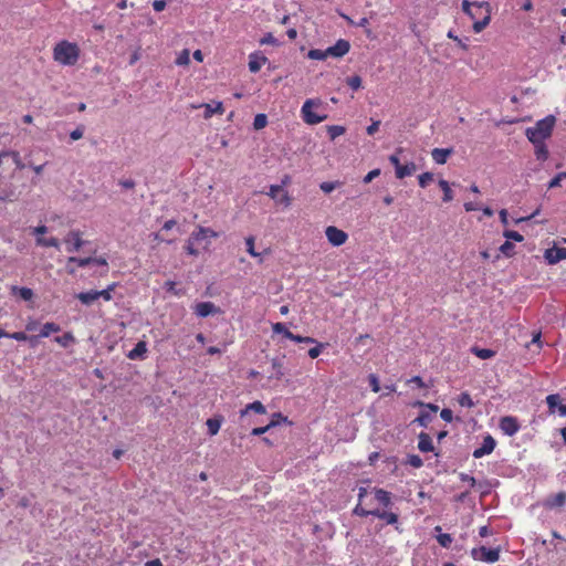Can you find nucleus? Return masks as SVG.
Instances as JSON below:
<instances>
[{
    "instance_id": "1",
    "label": "nucleus",
    "mask_w": 566,
    "mask_h": 566,
    "mask_svg": "<svg viewBox=\"0 0 566 566\" xmlns=\"http://www.w3.org/2000/svg\"><path fill=\"white\" fill-rule=\"evenodd\" d=\"M78 57L80 49L75 43L61 41L53 49L54 61L62 65L72 66L76 64Z\"/></svg>"
},
{
    "instance_id": "2",
    "label": "nucleus",
    "mask_w": 566,
    "mask_h": 566,
    "mask_svg": "<svg viewBox=\"0 0 566 566\" xmlns=\"http://www.w3.org/2000/svg\"><path fill=\"white\" fill-rule=\"evenodd\" d=\"M555 124V116L548 115L538 120L533 127L526 128L525 135L531 143L545 142V139L551 137Z\"/></svg>"
},
{
    "instance_id": "3",
    "label": "nucleus",
    "mask_w": 566,
    "mask_h": 566,
    "mask_svg": "<svg viewBox=\"0 0 566 566\" xmlns=\"http://www.w3.org/2000/svg\"><path fill=\"white\" fill-rule=\"evenodd\" d=\"M324 102L321 98H308L301 108V116L307 125H316L327 118L326 113H321Z\"/></svg>"
},
{
    "instance_id": "4",
    "label": "nucleus",
    "mask_w": 566,
    "mask_h": 566,
    "mask_svg": "<svg viewBox=\"0 0 566 566\" xmlns=\"http://www.w3.org/2000/svg\"><path fill=\"white\" fill-rule=\"evenodd\" d=\"M468 15L474 20L473 31L480 33L490 23L491 7L488 2H473V8Z\"/></svg>"
},
{
    "instance_id": "5",
    "label": "nucleus",
    "mask_w": 566,
    "mask_h": 566,
    "mask_svg": "<svg viewBox=\"0 0 566 566\" xmlns=\"http://www.w3.org/2000/svg\"><path fill=\"white\" fill-rule=\"evenodd\" d=\"M471 558L486 564H494L500 559V548H488L485 546L473 547L471 549Z\"/></svg>"
},
{
    "instance_id": "6",
    "label": "nucleus",
    "mask_w": 566,
    "mask_h": 566,
    "mask_svg": "<svg viewBox=\"0 0 566 566\" xmlns=\"http://www.w3.org/2000/svg\"><path fill=\"white\" fill-rule=\"evenodd\" d=\"M273 332L277 334H282L284 337L297 342V343H306V344H314L316 340L312 337H304L300 335H294L292 332H290L283 323H275L273 326Z\"/></svg>"
},
{
    "instance_id": "7",
    "label": "nucleus",
    "mask_w": 566,
    "mask_h": 566,
    "mask_svg": "<svg viewBox=\"0 0 566 566\" xmlns=\"http://www.w3.org/2000/svg\"><path fill=\"white\" fill-rule=\"evenodd\" d=\"M499 428L503 434L513 437L517 431L521 430V424L517 422L516 418L506 416L500 419Z\"/></svg>"
},
{
    "instance_id": "8",
    "label": "nucleus",
    "mask_w": 566,
    "mask_h": 566,
    "mask_svg": "<svg viewBox=\"0 0 566 566\" xmlns=\"http://www.w3.org/2000/svg\"><path fill=\"white\" fill-rule=\"evenodd\" d=\"M325 234L328 242L334 247L343 245L348 239V235L345 231L333 226L326 228Z\"/></svg>"
},
{
    "instance_id": "9",
    "label": "nucleus",
    "mask_w": 566,
    "mask_h": 566,
    "mask_svg": "<svg viewBox=\"0 0 566 566\" xmlns=\"http://www.w3.org/2000/svg\"><path fill=\"white\" fill-rule=\"evenodd\" d=\"M268 196L275 200L277 203L289 207L291 205V198L289 193L280 185L270 186Z\"/></svg>"
},
{
    "instance_id": "10",
    "label": "nucleus",
    "mask_w": 566,
    "mask_h": 566,
    "mask_svg": "<svg viewBox=\"0 0 566 566\" xmlns=\"http://www.w3.org/2000/svg\"><path fill=\"white\" fill-rule=\"evenodd\" d=\"M546 405L551 413L558 412L559 416H566V405L563 403V399L558 394H551L546 397Z\"/></svg>"
},
{
    "instance_id": "11",
    "label": "nucleus",
    "mask_w": 566,
    "mask_h": 566,
    "mask_svg": "<svg viewBox=\"0 0 566 566\" xmlns=\"http://www.w3.org/2000/svg\"><path fill=\"white\" fill-rule=\"evenodd\" d=\"M438 411L437 405H426V408L422 409L417 418H415L413 423L427 428L433 419V415Z\"/></svg>"
},
{
    "instance_id": "12",
    "label": "nucleus",
    "mask_w": 566,
    "mask_h": 566,
    "mask_svg": "<svg viewBox=\"0 0 566 566\" xmlns=\"http://www.w3.org/2000/svg\"><path fill=\"white\" fill-rule=\"evenodd\" d=\"M494 449H495V440L492 436L488 434L484 437L482 446H480L479 448L473 450L472 455L475 459H480V458H483L484 455L491 454Z\"/></svg>"
},
{
    "instance_id": "13",
    "label": "nucleus",
    "mask_w": 566,
    "mask_h": 566,
    "mask_svg": "<svg viewBox=\"0 0 566 566\" xmlns=\"http://www.w3.org/2000/svg\"><path fill=\"white\" fill-rule=\"evenodd\" d=\"M64 242L67 244L66 250L70 253L78 251L84 244L80 231H70L64 238Z\"/></svg>"
},
{
    "instance_id": "14",
    "label": "nucleus",
    "mask_w": 566,
    "mask_h": 566,
    "mask_svg": "<svg viewBox=\"0 0 566 566\" xmlns=\"http://www.w3.org/2000/svg\"><path fill=\"white\" fill-rule=\"evenodd\" d=\"M350 44L347 40L339 39L333 46L327 48L328 56L343 57L349 52Z\"/></svg>"
},
{
    "instance_id": "15",
    "label": "nucleus",
    "mask_w": 566,
    "mask_h": 566,
    "mask_svg": "<svg viewBox=\"0 0 566 566\" xmlns=\"http://www.w3.org/2000/svg\"><path fill=\"white\" fill-rule=\"evenodd\" d=\"M195 314L199 317H207L217 314L219 308L212 302H201L195 305Z\"/></svg>"
},
{
    "instance_id": "16",
    "label": "nucleus",
    "mask_w": 566,
    "mask_h": 566,
    "mask_svg": "<svg viewBox=\"0 0 566 566\" xmlns=\"http://www.w3.org/2000/svg\"><path fill=\"white\" fill-rule=\"evenodd\" d=\"M544 256L549 264H556L566 259V248L547 249Z\"/></svg>"
},
{
    "instance_id": "17",
    "label": "nucleus",
    "mask_w": 566,
    "mask_h": 566,
    "mask_svg": "<svg viewBox=\"0 0 566 566\" xmlns=\"http://www.w3.org/2000/svg\"><path fill=\"white\" fill-rule=\"evenodd\" d=\"M566 504V492L559 491L557 494L546 499L545 507L555 509L563 507Z\"/></svg>"
},
{
    "instance_id": "18",
    "label": "nucleus",
    "mask_w": 566,
    "mask_h": 566,
    "mask_svg": "<svg viewBox=\"0 0 566 566\" xmlns=\"http://www.w3.org/2000/svg\"><path fill=\"white\" fill-rule=\"evenodd\" d=\"M223 421L224 418L221 415H217L206 420V426H208V432L210 437H214L218 434Z\"/></svg>"
},
{
    "instance_id": "19",
    "label": "nucleus",
    "mask_w": 566,
    "mask_h": 566,
    "mask_svg": "<svg viewBox=\"0 0 566 566\" xmlns=\"http://www.w3.org/2000/svg\"><path fill=\"white\" fill-rule=\"evenodd\" d=\"M453 153L452 148H434L431 151L432 159L439 165L447 163L449 156Z\"/></svg>"
},
{
    "instance_id": "20",
    "label": "nucleus",
    "mask_w": 566,
    "mask_h": 566,
    "mask_svg": "<svg viewBox=\"0 0 566 566\" xmlns=\"http://www.w3.org/2000/svg\"><path fill=\"white\" fill-rule=\"evenodd\" d=\"M268 59L264 55L256 53L250 54L249 56V70L252 73H256L266 63Z\"/></svg>"
},
{
    "instance_id": "21",
    "label": "nucleus",
    "mask_w": 566,
    "mask_h": 566,
    "mask_svg": "<svg viewBox=\"0 0 566 566\" xmlns=\"http://www.w3.org/2000/svg\"><path fill=\"white\" fill-rule=\"evenodd\" d=\"M373 516H377L379 520L386 522V524H398V515L392 512L375 509L373 510Z\"/></svg>"
},
{
    "instance_id": "22",
    "label": "nucleus",
    "mask_w": 566,
    "mask_h": 566,
    "mask_svg": "<svg viewBox=\"0 0 566 566\" xmlns=\"http://www.w3.org/2000/svg\"><path fill=\"white\" fill-rule=\"evenodd\" d=\"M205 107V118H210L213 114H223L224 108L221 102L213 101L211 103L202 104Z\"/></svg>"
},
{
    "instance_id": "23",
    "label": "nucleus",
    "mask_w": 566,
    "mask_h": 566,
    "mask_svg": "<svg viewBox=\"0 0 566 566\" xmlns=\"http://www.w3.org/2000/svg\"><path fill=\"white\" fill-rule=\"evenodd\" d=\"M216 237H218L217 232H214L210 228H203V227H199L197 231H193L191 233V239H193V241H197V242L205 240L207 238H216Z\"/></svg>"
},
{
    "instance_id": "24",
    "label": "nucleus",
    "mask_w": 566,
    "mask_h": 566,
    "mask_svg": "<svg viewBox=\"0 0 566 566\" xmlns=\"http://www.w3.org/2000/svg\"><path fill=\"white\" fill-rule=\"evenodd\" d=\"M418 448L421 452H430L434 450L433 442L431 441V438L428 433H420Z\"/></svg>"
},
{
    "instance_id": "25",
    "label": "nucleus",
    "mask_w": 566,
    "mask_h": 566,
    "mask_svg": "<svg viewBox=\"0 0 566 566\" xmlns=\"http://www.w3.org/2000/svg\"><path fill=\"white\" fill-rule=\"evenodd\" d=\"M76 298L84 305H92L94 302H96L97 293L95 290H91L87 292H81L76 294Z\"/></svg>"
},
{
    "instance_id": "26",
    "label": "nucleus",
    "mask_w": 566,
    "mask_h": 566,
    "mask_svg": "<svg viewBox=\"0 0 566 566\" xmlns=\"http://www.w3.org/2000/svg\"><path fill=\"white\" fill-rule=\"evenodd\" d=\"M417 170V166L415 163L410 161L406 165H401L396 170V177L402 179L407 176H411Z\"/></svg>"
},
{
    "instance_id": "27",
    "label": "nucleus",
    "mask_w": 566,
    "mask_h": 566,
    "mask_svg": "<svg viewBox=\"0 0 566 566\" xmlns=\"http://www.w3.org/2000/svg\"><path fill=\"white\" fill-rule=\"evenodd\" d=\"M375 499L378 503H380L385 507H389L391 505V496L390 492L382 490V489H376L375 490Z\"/></svg>"
},
{
    "instance_id": "28",
    "label": "nucleus",
    "mask_w": 566,
    "mask_h": 566,
    "mask_svg": "<svg viewBox=\"0 0 566 566\" xmlns=\"http://www.w3.org/2000/svg\"><path fill=\"white\" fill-rule=\"evenodd\" d=\"M8 338H12V339H15V340H19V342H24V340H29L31 346H35L38 344V337L36 336H28L25 333L23 332H14V333H8L7 335Z\"/></svg>"
},
{
    "instance_id": "29",
    "label": "nucleus",
    "mask_w": 566,
    "mask_h": 566,
    "mask_svg": "<svg viewBox=\"0 0 566 566\" xmlns=\"http://www.w3.org/2000/svg\"><path fill=\"white\" fill-rule=\"evenodd\" d=\"M535 147V156L538 160L545 161L548 158V150L544 142L532 143Z\"/></svg>"
},
{
    "instance_id": "30",
    "label": "nucleus",
    "mask_w": 566,
    "mask_h": 566,
    "mask_svg": "<svg viewBox=\"0 0 566 566\" xmlns=\"http://www.w3.org/2000/svg\"><path fill=\"white\" fill-rule=\"evenodd\" d=\"M11 292L19 295L23 301H30L33 297V291L29 287L12 286Z\"/></svg>"
},
{
    "instance_id": "31",
    "label": "nucleus",
    "mask_w": 566,
    "mask_h": 566,
    "mask_svg": "<svg viewBox=\"0 0 566 566\" xmlns=\"http://www.w3.org/2000/svg\"><path fill=\"white\" fill-rule=\"evenodd\" d=\"M146 344L144 342H139L136 344V346L128 353V357L130 359H138L144 356L146 353Z\"/></svg>"
},
{
    "instance_id": "32",
    "label": "nucleus",
    "mask_w": 566,
    "mask_h": 566,
    "mask_svg": "<svg viewBox=\"0 0 566 566\" xmlns=\"http://www.w3.org/2000/svg\"><path fill=\"white\" fill-rule=\"evenodd\" d=\"M60 329H61V328H60V326H59L57 324H55V323H52V322H50V323H45V324L42 326V328H41V332H40L39 336H36V337H38V338H39V337H48V336H50V334H52V333H57V332H60Z\"/></svg>"
},
{
    "instance_id": "33",
    "label": "nucleus",
    "mask_w": 566,
    "mask_h": 566,
    "mask_svg": "<svg viewBox=\"0 0 566 566\" xmlns=\"http://www.w3.org/2000/svg\"><path fill=\"white\" fill-rule=\"evenodd\" d=\"M439 186L443 191V201L450 202L453 199V192L450 188L449 182L447 180L441 179L439 180Z\"/></svg>"
},
{
    "instance_id": "34",
    "label": "nucleus",
    "mask_w": 566,
    "mask_h": 566,
    "mask_svg": "<svg viewBox=\"0 0 566 566\" xmlns=\"http://www.w3.org/2000/svg\"><path fill=\"white\" fill-rule=\"evenodd\" d=\"M36 244L38 245H41V247H52V248H56L59 249L60 248V242L56 238H42V237H38L36 238Z\"/></svg>"
},
{
    "instance_id": "35",
    "label": "nucleus",
    "mask_w": 566,
    "mask_h": 566,
    "mask_svg": "<svg viewBox=\"0 0 566 566\" xmlns=\"http://www.w3.org/2000/svg\"><path fill=\"white\" fill-rule=\"evenodd\" d=\"M11 157L18 169H23L24 164L21 160L20 154L15 150H3V158Z\"/></svg>"
},
{
    "instance_id": "36",
    "label": "nucleus",
    "mask_w": 566,
    "mask_h": 566,
    "mask_svg": "<svg viewBox=\"0 0 566 566\" xmlns=\"http://www.w3.org/2000/svg\"><path fill=\"white\" fill-rule=\"evenodd\" d=\"M346 132V128L344 126H340V125H332V126H327V133L329 135V138L332 140L336 139L337 137L344 135Z\"/></svg>"
},
{
    "instance_id": "37",
    "label": "nucleus",
    "mask_w": 566,
    "mask_h": 566,
    "mask_svg": "<svg viewBox=\"0 0 566 566\" xmlns=\"http://www.w3.org/2000/svg\"><path fill=\"white\" fill-rule=\"evenodd\" d=\"M307 56L311 60H325L328 57L327 49L326 50H319V49L310 50L307 53Z\"/></svg>"
},
{
    "instance_id": "38",
    "label": "nucleus",
    "mask_w": 566,
    "mask_h": 566,
    "mask_svg": "<svg viewBox=\"0 0 566 566\" xmlns=\"http://www.w3.org/2000/svg\"><path fill=\"white\" fill-rule=\"evenodd\" d=\"M189 62H190V52H189V50L185 49L178 54V56L176 59V64L179 66H186L189 64Z\"/></svg>"
},
{
    "instance_id": "39",
    "label": "nucleus",
    "mask_w": 566,
    "mask_h": 566,
    "mask_svg": "<svg viewBox=\"0 0 566 566\" xmlns=\"http://www.w3.org/2000/svg\"><path fill=\"white\" fill-rule=\"evenodd\" d=\"M93 260H94V258H83L82 259V258L70 256L67 262L69 263H75L80 268H85V266L92 264Z\"/></svg>"
},
{
    "instance_id": "40",
    "label": "nucleus",
    "mask_w": 566,
    "mask_h": 566,
    "mask_svg": "<svg viewBox=\"0 0 566 566\" xmlns=\"http://www.w3.org/2000/svg\"><path fill=\"white\" fill-rule=\"evenodd\" d=\"M266 124H268V117L265 114H258L254 117V120H253L254 129H256V130L262 129L266 126Z\"/></svg>"
},
{
    "instance_id": "41",
    "label": "nucleus",
    "mask_w": 566,
    "mask_h": 566,
    "mask_svg": "<svg viewBox=\"0 0 566 566\" xmlns=\"http://www.w3.org/2000/svg\"><path fill=\"white\" fill-rule=\"evenodd\" d=\"M54 340L62 347H67L71 343L74 342V337L71 333H65L62 336L55 337Z\"/></svg>"
},
{
    "instance_id": "42",
    "label": "nucleus",
    "mask_w": 566,
    "mask_h": 566,
    "mask_svg": "<svg viewBox=\"0 0 566 566\" xmlns=\"http://www.w3.org/2000/svg\"><path fill=\"white\" fill-rule=\"evenodd\" d=\"M115 289V283L108 285L107 289L105 290H102V291H96L97 293V298H103L104 301H111L112 300V292L114 291Z\"/></svg>"
},
{
    "instance_id": "43",
    "label": "nucleus",
    "mask_w": 566,
    "mask_h": 566,
    "mask_svg": "<svg viewBox=\"0 0 566 566\" xmlns=\"http://www.w3.org/2000/svg\"><path fill=\"white\" fill-rule=\"evenodd\" d=\"M473 353L481 359H489L494 356V352L488 348H473Z\"/></svg>"
},
{
    "instance_id": "44",
    "label": "nucleus",
    "mask_w": 566,
    "mask_h": 566,
    "mask_svg": "<svg viewBox=\"0 0 566 566\" xmlns=\"http://www.w3.org/2000/svg\"><path fill=\"white\" fill-rule=\"evenodd\" d=\"M276 426H277V421L271 420L270 423H268L264 427L254 428L252 430V436L260 437L263 433H265L269 429H271L272 427H276Z\"/></svg>"
},
{
    "instance_id": "45",
    "label": "nucleus",
    "mask_w": 566,
    "mask_h": 566,
    "mask_svg": "<svg viewBox=\"0 0 566 566\" xmlns=\"http://www.w3.org/2000/svg\"><path fill=\"white\" fill-rule=\"evenodd\" d=\"M436 539H437L438 544H440V546H442L444 548H449L452 543V537L450 534H439V535H437Z\"/></svg>"
},
{
    "instance_id": "46",
    "label": "nucleus",
    "mask_w": 566,
    "mask_h": 566,
    "mask_svg": "<svg viewBox=\"0 0 566 566\" xmlns=\"http://www.w3.org/2000/svg\"><path fill=\"white\" fill-rule=\"evenodd\" d=\"M245 244H247V251L248 253L253 256V258H260V253H258L255 250H254V238L253 237H248L245 239Z\"/></svg>"
},
{
    "instance_id": "47",
    "label": "nucleus",
    "mask_w": 566,
    "mask_h": 566,
    "mask_svg": "<svg viewBox=\"0 0 566 566\" xmlns=\"http://www.w3.org/2000/svg\"><path fill=\"white\" fill-rule=\"evenodd\" d=\"M419 186L421 188H426L430 181L433 180V174L432 172H423L419 176Z\"/></svg>"
},
{
    "instance_id": "48",
    "label": "nucleus",
    "mask_w": 566,
    "mask_h": 566,
    "mask_svg": "<svg viewBox=\"0 0 566 566\" xmlns=\"http://www.w3.org/2000/svg\"><path fill=\"white\" fill-rule=\"evenodd\" d=\"M500 251L501 253H503L504 255L506 256H511L513 253H514V244L510 241H505L501 247H500Z\"/></svg>"
},
{
    "instance_id": "49",
    "label": "nucleus",
    "mask_w": 566,
    "mask_h": 566,
    "mask_svg": "<svg viewBox=\"0 0 566 566\" xmlns=\"http://www.w3.org/2000/svg\"><path fill=\"white\" fill-rule=\"evenodd\" d=\"M347 84L353 90H359L361 87V78L358 75H354L347 78Z\"/></svg>"
},
{
    "instance_id": "50",
    "label": "nucleus",
    "mask_w": 566,
    "mask_h": 566,
    "mask_svg": "<svg viewBox=\"0 0 566 566\" xmlns=\"http://www.w3.org/2000/svg\"><path fill=\"white\" fill-rule=\"evenodd\" d=\"M407 463L413 468L422 467V460L419 454H409L407 458Z\"/></svg>"
},
{
    "instance_id": "51",
    "label": "nucleus",
    "mask_w": 566,
    "mask_h": 566,
    "mask_svg": "<svg viewBox=\"0 0 566 566\" xmlns=\"http://www.w3.org/2000/svg\"><path fill=\"white\" fill-rule=\"evenodd\" d=\"M503 235L507 239V241L514 240L516 242H522L524 239L522 234L512 230L504 231Z\"/></svg>"
},
{
    "instance_id": "52",
    "label": "nucleus",
    "mask_w": 566,
    "mask_h": 566,
    "mask_svg": "<svg viewBox=\"0 0 566 566\" xmlns=\"http://www.w3.org/2000/svg\"><path fill=\"white\" fill-rule=\"evenodd\" d=\"M254 411L256 413H264L265 410H264V406L260 402V401H254L253 403H250L247 406V410L245 411Z\"/></svg>"
},
{
    "instance_id": "53",
    "label": "nucleus",
    "mask_w": 566,
    "mask_h": 566,
    "mask_svg": "<svg viewBox=\"0 0 566 566\" xmlns=\"http://www.w3.org/2000/svg\"><path fill=\"white\" fill-rule=\"evenodd\" d=\"M354 513L357 516H373V510H367L361 504L356 505Z\"/></svg>"
},
{
    "instance_id": "54",
    "label": "nucleus",
    "mask_w": 566,
    "mask_h": 566,
    "mask_svg": "<svg viewBox=\"0 0 566 566\" xmlns=\"http://www.w3.org/2000/svg\"><path fill=\"white\" fill-rule=\"evenodd\" d=\"M83 135H84V126L83 125L77 126L74 130H72L70 133V137L72 140H78L83 137Z\"/></svg>"
},
{
    "instance_id": "55",
    "label": "nucleus",
    "mask_w": 566,
    "mask_h": 566,
    "mask_svg": "<svg viewBox=\"0 0 566 566\" xmlns=\"http://www.w3.org/2000/svg\"><path fill=\"white\" fill-rule=\"evenodd\" d=\"M380 175V169H373L370 170L363 179L364 184L371 182L375 178H377Z\"/></svg>"
},
{
    "instance_id": "56",
    "label": "nucleus",
    "mask_w": 566,
    "mask_h": 566,
    "mask_svg": "<svg viewBox=\"0 0 566 566\" xmlns=\"http://www.w3.org/2000/svg\"><path fill=\"white\" fill-rule=\"evenodd\" d=\"M260 43L261 44H272V45H277L279 42L273 36L272 33H266L261 40H260Z\"/></svg>"
},
{
    "instance_id": "57",
    "label": "nucleus",
    "mask_w": 566,
    "mask_h": 566,
    "mask_svg": "<svg viewBox=\"0 0 566 566\" xmlns=\"http://www.w3.org/2000/svg\"><path fill=\"white\" fill-rule=\"evenodd\" d=\"M195 243H197V241H193V239H191V237H190L187 241L186 251L188 254L196 256V255H198V250L195 249V247H193Z\"/></svg>"
},
{
    "instance_id": "58",
    "label": "nucleus",
    "mask_w": 566,
    "mask_h": 566,
    "mask_svg": "<svg viewBox=\"0 0 566 566\" xmlns=\"http://www.w3.org/2000/svg\"><path fill=\"white\" fill-rule=\"evenodd\" d=\"M13 198H15V191H14V189L3 190V191L0 193V200H2V201H6V200H13Z\"/></svg>"
},
{
    "instance_id": "59",
    "label": "nucleus",
    "mask_w": 566,
    "mask_h": 566,
    "mask_svg": "<svg viewBox=\"0 0 566 566\" xmlns=\"http://www.w3.org/2000/svg\"><path fill=\"white\" fill-rule=\"evenodd\" d=\"M459 479H461L463 482L465 483H469V485L471 488H473L474 485H476V479H474L473 476H471L470 474H467V473H461L459 474Z\"/></svg>"
},
{
    "instance_id": "60",
    "label": "nucleus",
    "mask_w": 566,
    "mask_h": 566,
    "mask_svg": "<svg viewBox=\"0 0 566 566\" xmlns=\"http://www.w3.org/2000/svg\"><path fill=\"white\" fill-rule=\"evenodd\" d=\"M323 344H317L316 346L312 347L310 350H308V356L311 358H316L319 356V354L322 353V348H323Z\"/></svg>"
},
{
    "instance_id": "61",
    "label": "nucleus",
    "mask_w": 566,
    "mask_h": 566,
    "mask_svg": "<svg viewBox=\"0 0 566 566\" xmlns=\"http://www.w3.org/2000/svg\"><path fill=\"white\" fill-rule=\"evenodd\" d=\"M459 403H461V406H465V407L473 406L472 399H471L470 395H468V394L461 395V398H459Z\"/></svg>"
},
{
    "instance_id": "62",
    "label": "nucleus",
    "mask_w": 566,
    "mask_h": 566,
    "mask_svg": "<svg viewBox=\"0 0 566 566\" xmlns=\"http://www.w3.org/2000/svg\"><path fill=\"white\" fill-rule=\"evenodd\" d=\"M405 385L407 386H417L419 388L423 387L424 384L420 377H413L411 379L406 380Z\"/></svg>"
},
{
    "instance_id": "63",
    "label": "nucleus",
    "mask_w": 566,
    "mask_h": 566,
    "mask_svg": "<svg viewBox=\"0 0 566 566\" xmlns=\"http://www.w3.org/2000/svg\"><path fill=\"white\" fill-rule=\"evenodd\" d=\"M319 188L325 193H329V192H332L336 188V185L334 182L325 181V182L321 184Z\"/></svg>"
},
{
    "instance_id": "64",
    "label": "nucleus",
    "mask_w": 566,
    "mask_h": 566,
    "mask_svg": "<svg viewBox=\"0 0 566 566\" xmlns=\"http://www.w3.org/2000/svg\"><path fill=\"white\" fill-rule=\"evenodd\" d=\"M440 416L441 419L447 422H450L452 420V411L449 408H443Z\"/></svg>"
}]
</instances>
